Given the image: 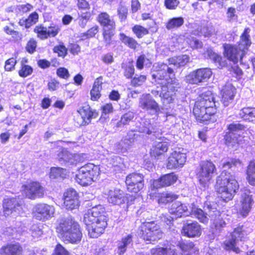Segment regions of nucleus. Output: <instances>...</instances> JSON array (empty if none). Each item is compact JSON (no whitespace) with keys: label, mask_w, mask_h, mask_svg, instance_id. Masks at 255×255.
<instances>
[{"label":"nucleus","mask_w":255,"mask_h":255,"mask_svg":"<svg viewBox=\"0 0 255 255\" xmlns=\"http://www.w3.org/2000/svg\"><path fill=\"white\" fill-rule=\"evenodd\" d=\"M135 199V196L129 194L125 195L123 191L119 188L110 189L107 194V200L110 204L118 206L126 204L127 210L134 204Z\"/></svg>","instance_id":"nucleus-11"},{"label":"nucleus","mask_w":255,"mask_h":255,"mask_svg":"<svg viewBox=\"0 0 255 255\" xmlns=\"http://www.w3.org/2000/svg\"><path fill=\"white\" fill-rule=\"evenodd\" d=\"M76 6L80 11H86L78 17L79 22L84 24L85 26L91 16V13L89 11L91 8L90 4L86 0H77Z\"/></svg>","instance_id":"nucleus-28"},{"label":"nucleus","mask_w":255,"mask_h":255,"mask_svg":"<svg viewBox=\"0 0 255 255\" xmlns=\"http://www.w3.org/2000/svg\"><path fill=\"white\" fill-rule=\"evenodd\" d=\"M209 211V216L211 218V228L215 232H220L226 226V223L221 216V212L217 209Z\"/></svg>","instance_id":"nucleus-25"},{"label":"nucleus","mask_w":255,"mask_h":255,"mask_svg":"<svg viewBox=\"0 0 255 255\" xmlns=\"http://www.w3.org/2000/svg\"><path fill=\"white\" fill-rule=\"evenodd\" d=\"M136 234L143 242L146 244H151L162 239L163 232L156 221L146 219L141 222Z\"/></svg>","instance_id":"nucleus-6"},{"label":"nucleus","mask_w":255,"mask_h":255,"mask_svg":"<svg viewBox=\"0 0 255 255\" xmlns=\"http://www.w3.org/2000/svg\"><path fill=\"white\" fill-rule=\"evenodd\" d=\"M3 212L7 215L21 209V205L16 198H7L2 201Z\"/></svg>","instance_id":"nucleus-31"},{"label":"nucleus","mask_w":255,"mask_h":255,"mask_svg":"<svg viewBox=\"0 0 255 255\" xmlns=\"http://www.w3.org/2000/svg\"><path fill=\"white\" fill-rule=\"evenodd\" d=\"M100 174V168L97 165L88 163L79 168L75 180L81 186H87L98 180Z\"/></svg>","instance_id":"nucleus-9"},{"label":"nucleus","mask_w":255,"mask_h":255,"mask_svg":"<svg viewBox=\"0 0 255 255\" xmlns=\"http://www.w3.org/2000/svg\"><path fill=\"white\" fill-rule=\"evenodd\" d=\"M180 1L179 0H164V5L169 10H175L179 6Z\"/></svg>","instance_id":"nucleus-63"},{"label":"nucleus","mask_w":255,"mask_h":255,"mask_svg":"<svg viewBox=\"0 0 255 255\" xmlns=\"http://www.w3.org/2000/svg\"><path fill=\"white\" fill-rule=\"evenodd\" d=\"M23 248L19 243H9L0 249V255H23Z\"/></svg>","instance_id":"nucleus-29"},{"label":"nucleus","mask_w":255,"mask_h":255,"mask_svg":"<svg viewBox=\"0 0 255 255\" xmlns=\"http://www.w3.org/2000/svg\"><path fill=\"white\" fill-rule=\"evenodd\" d=\"M103 77L102 76L95 79L90 91V99L92 101H98L101 97V91L103 84Z\"/></svg>","instance_id":"nucleus-36"},{"label":"nucleus","mask_w":255,"mask_h":255,"mask_svg":"<svg viewBox=\"0 0 255 255\" xmlns=\"http://www.w3.org/2000/svg\"><path fill=\"white\" fill-rule=\"evenodd\" d=\"M139 107L145 111H153L158 113L160 108L158 103L152 98L149 94L143 95L139 101Z\"/></svg>","instance_id":"nucleus-24"},{"label":"nucleus","mask_w":255,"mask_h":255,"mask_svg":"<svg viewBox=\"0 0 255 255\" xmlns=\"http://www.w3.org/2000/svg\"><path fill=\"white\" fill-rule=\"evenodd\" d=\"M192 113L200 123L208 125L217 121L218 109L212 91L208 90L199 95L194 104Z\"/></svg>","instance_id":"nucleus-3"},{"label":"nucleus","mask_w":255,"mask_h":255,"mask_svg":"<svg viewBox=\"0 0 255 255\" xmlns=\"http://www.w3.org/2000/svg\"><path fill=\"white\" fill-rule=\"evenodd\" d=\"M151 28L152 26L150 25H148L147 27H145L140 24H135L131 27V30L137 38L140 39L148 35L149 33V30Z\"/></svg>","instance_id":"nucleus-46"},{"label":"nucleus","mask_w":255,"mask_h":255,"mask_svg":"<svg viewBox=\"0 0 255 255\" xmlns=\"http://www.w3.org/2000/svg\"><path fill=\"white\" fill-rule=\"evenodd\" d=\"M17 63V56L10 57L5 60L4 69L6 72H11L15 69Z\"/></svg>","instance_id":"nucleus-53"},{"label":"nucleus","mask_w":255,"mask_h":255,"mask_svg":"<svg viewBox=\"0 0 255 255\" xmlns=\"http://www.w3.org/2000/svg\"><path fill=\"white\" fill-rule=\"evenodd\" d=\"M109 218L105 208L96 205L89 209L84 214L83 222L89 237L97 239L104 234L108 225Z\"/></svg>","instance_id":"nucleus-4"},{"label":"nucleus","mask_w":255,"mask_h":255,"mask_svg":"<svg viewBox=\"0 0 255 255\" xmlns=\"http://www.w3.org/2000/svg\"><path fill=\"white\" fill-rule=\"evenodd\" d=\"M249 234V233L245 229L243 225H239L234 229L230 235L231 237L233 238L237 242H243L248 238Z\"/></svg>","instance_id":"nucleus-39"},{"label":"nucleus","mask_w":255,"mask_h":255,"mask_svg":"<svg viewBox=\"0 0 255 255\" xmlns=\"http://www.w3.org/2000/svg\"><path fill=\"white\" fill-rule=\"evenodd\" d=\"M254 202L253 196L251 194L250 190L246 189L245 192L241 195L240 214L243 217H246L251 211Z\"/></svg>","instance_id":"nucleus-23"},{"label":"nucleus","mask_w":255,"mask_h":255,"mask_svg":"<svg viewBox=\"0 0 255 255\" xmlns=\"http://www.w3.org/2000/svg\"><path fill=\"white\" fill-rule=\"evenodd\" d=\"M97 21L102 27L103 41L106 47L114 44L116 24L115 21L107 12H100L97 17Z\"/></svg>","instance_id":"nucleus-7"},{"label":"nucleus","mask_w":255,"mask_h":255,"mask_svg":"<svg viewBox=\"0 0 255 255\" xmlns=\"http://www.w3.org/2000/svg\"><path fill=\"white\" fill-rule=\"evenodd\" d=\"M212 72L210 68H201L192 71L186 76V82L192 85H199L206 82L212 76Z\"/></svg>","instance_id":"nucleus-15"},{"label":"nucleus","mask_w":255,"mask_h":255,"mask_svg":"<svg viewBox=\"0 0 255 255\" xmlns=\"http://www.w3.org/2000/svg\"><path fill=\"white\" fill-rule=\"evenodd\" d=\"M117 13L121 21H125L128 15V9L125 5H120L117 9Z\"/></svg>","instance_id":"nucleus-61"},{"label":"nucleus","mask_w":255,"mask_h":255,"mask_svg":"<svg viewBox=\"0 0 255 255\" xmlns=\"http://www.w3.org/2000/svg\"><path fill=\"white\" fill-rule=\"evenodd\" d=\"M66 169L59 167H52L50 170V177L52 178H64Z\"/></svg>","instance_id":"nucleus-54"},{"label":"nucleus","mask_w":255,"mask_h":255,"mask_svg":"<svg viewBox=\"0 0 255 255\" xmlns=\"http://www.w3.org/2000/svg\"><path fill=\"white\" fill-rule=\"evenodd\" d=\"M217 173L216 165L210 160L200 161L195 171V175L199 184L204 188L209 187Z\"/></svg>","instance_id":"nucleus-8"},{"label":"nucleus","mask_w":255,"mask_h":255,"mask_svg":"<svg viewBox=\"0 0 255 255\" xmlns=\"http://www.w3.org/2000/svg\"><path fill=\"white\" fill-rule=\"evenodd\" d=\"M69 160L66 166H76L78 163H82L84 161L83 154L79 153H71L70 155Z\"/></svg>","instance_id":"nucleus-51"},{"label":"nucleus","mask_w":255,"mask_h":255,"mask_svg":"<svg viewBox=\"0 0 255 255\" xmlns=\"http://www.w3.org/2000/svg\"><path fill=\"white\" fill-rule=\"evenodd\" d=\"M168 144L165 141H159L153 144L149 150V155L152 158L158 160L164 155L168 150Z\"/></svg>","instance_id":"nucleus-30"},{"label":"nucleus","mask_w":255,"mask_h":255,"mask_svg":"<svg viewBox=\"0 0 255 255\" xmlns=\"http://www.w3.org/2000/svg\"><path fill=\"white\" fill-rule=\"evenodd\" d=\"M237 241L233 238L225 240L222 243L223 248L227 251H233L236 254H240L241 249L237 246Z\"/></svg>","instance_id":"nucleus-44"},{"label":"nucleus","mask_w":255,"mask_h":255,"mask_svg":"<svg viewBox=\"0 0 255 255\" xmlns=\"http://www.w3.org/2000/svg\"><path fill=\"white\" fill-rule=\"evenodd\" d=\"M246 180L249 184L255 186V162L254 160L249 162L246 171Z\"/></svg>","instance_id":"nucleus-43"},{"label":"nucleus","mask_w":255,"mask_h":255,"mask_svg":"<svg viewBox=\"0 0 255 255\" xmlns=\"http://www.w3.org/2000/svg\"><path fill=\"white\" fill-rule=\"evenodd\" d=\"M193 214L200 222L204 224L208 223L209 219L207 214L201 209H195L193 211Z\"/></svg>","instance_id":"nucleus-56"},{"label":"nucleus","mask_w":255,"mask_h":255,"mask_svg":"<svg viewBox=\"0 0 255 255\" xmlns=\"http://www.w3.org/2000/svg\"><path fill=\"white\" fill-rule=\"evenodd\" d=\"M52 255H70L69 252L60 243H58Z\"/></svg>","instance_id":"nucleus-62"},{"label":"nucleus","mask_w":255,"mask_h":255,"mask_svg":"<svg viewBox=\"0 0 255 255\" xmlns=\"http://www.w3.org/2000/svg\"><path fill=\"white\" fill-rule=\"evenodd\" d=\"M169 64L173 65L177 68H181L187 65L190 62V57L187 54H180L168 58Z\"/></svg>","instance_id":"nucleus-37"},{"label":"nucleus","mask_w":255,"mask_h":255,"mask_svg":"<svg viewBox=\"0 0 255 255\" xmlns=\"http://www.w3.org/2000/svg\"><path fill=\"white\" fill-rule=\"evenodd\" d=\"M242 161L237 158L227 157L222 160L221 167L225 169L216 177L215 191L221 201L228 202L234 198L239 189V184L234 175L227 170H237L242 166Z\"/></svg>","instance_id":"nucleus-1"},{"label":"nucleus","mask_w":255,"mask_h":255,"mask_svg":"<svg viewBox=\"0 0 255 255\" xmlns=\"http://www.w3.org/2000/svg\"><path fill=\"white\" fill-rule=\"evenodd\" d=\"M53 51L57 53L58 57L64 58L67 54L68 49L63 43L55 46L53 48Z\"/></svg>","instance_id":"nucleus-58"},{"label":"nucleus","mask_w":255,"mask_h":255,"mask_svg":"<svg viewBox=\"0 0 255 255\" xmlns=\"http://www.w3.org/2000/svg\"><path fill=\"white\" fill-rule=\"evenodd\" d=\"M123 75L127 79H131L134 75L135 69L132 65H125L123 67Z\"/></svg>","instance_id":"nucleus-60"},{"label":"nucleus","mask_w":255,"mask_h":255,"mask_svg":"<svg viewBox=\"0 0 255 255\" xmlns=\"http://www.w3.org/2000/svg\"><path fill=\"white\" fill-rule=\"evenodd\" d=\"M185 153L176 150L170 153L166 161V167L169 170L179 169L183 167L186 161Z\"/></svg>","instance_id":"nucleus-16"},{"label":"nucleus","mask_w":255,"mask_h":255,"mask_svg":"<svg viewBox=\"0 0 255 255\" xmlns=\"http://www.w3.org/2000/svg\"><path fill=\"white\" fill-rule=\"evenodd\" d=\"M39 19V15L37 12L34 11L31 13L28 17L23 20V23H21V20L19 21V24L21 26H24L25 28H28L33 25L36 24Z\"/></svg>","instance_id":"nucleus-47"},{"label":"nucleus","mask_w":255,"mask_h":255,"mask_svg":"<svg viewBox=\"0 0 255 255\" xmlns=\"http://www.w3.org/2000/svg\"><path fill=\"white\" fill-rule=\"evenodd\" d=\"M202 233V228L196 221L184 223L181 229L182 235L188 238H198Z\"/></svg>","instance_id":"nucleus-18"},{"label":"nucleus","mask_w":255,"mask_h":255,"mask_svg":"<svg viewBox=\"0 0 255 255\" xmlns=\"http://www.w3.org/2000/svg\"><path fill=\"white\" fill-rule=\"evenodd\" d=\"M120 39L121 42L129 49L135 50L139 46V44L135 38L124 33H120Z\"/></svg>","instance_id":"nucleus-41"},{"label":"nucleus","mask_w":255,"mask_h":255,"mask_svg":"<svg viewBox=\"0 0 255 255\" xmlns=\"http://www.w3.org/2000/svg\"><path fill=\"white\" fill-rule=\"evenodd\" d=\"M247 126L241 123H231L227 126L228 131L226 132L224 136L225 144L228 146L235 147L239 146L245 142L244 139H241L240 134L235 133L237 131H245Z\"/></svg>","instance_id":"nucleus-10"},{"label":"nucleus","mask_w":255,"mask_h":255,"mask_svg":"<svg viewBox=\"0 0 255 255\" xmlns=\"http://www.w3.org/2000/svg\"><path fill=\"white\" fill-rule=\"evenodd\" d=\"M78 193L73 189H68L63 195V206L68 210L77 208L80 205Z\"/></svg>","instance_id":"nucleus-20"},{"label":"nucleus","mask_w":255,"mask_h":255,"mask_svg":"<svg viewBox=\"0 0 255 255\" xmlns=\"http://www.w3.org/2000/svg\"><path fill=\"white\" fill-rule=\"evenodd\" d=\"M250 31L251 29L249 27H246L240 36L238 47L241 50V59H243L252 44L250 35Z\"/></svg>","instance_id":"nucleus-26"},{"label":"nucleus","mask_w":255,"mask_h":255,"mask_svg":"<svg viewBox=\"0 0 255 255\" xmlns=\"http://www.w3.org/2000/svg\"><path fill=\"white\" fill-rule=\"evenodd\" d=\"M237 93L236 88L232 85H225L220 91L221 102L227 107L232 104Z\"/></svg>","instance_id":"nucleus-27"},{"label":"nucleus","mask_w":255,"mask_h":255,"mask_svg":"<svg viewBox=\"0 0 255 255\" xmlns=\"http://www.w3.org/2000/svg\"><path fill=\"white\" fill-rule=\"evenodd\" d=\"M147 80L145 75H135L130 81V85L133 87H138L142 85Z\"/></svg>","instance_id":"nucleus-52"},{"label":"nucleus","mask_w":255,"mask_h":255,"mask_svg":"<svg viewBox=\"0 0 255 255\" xmlns=\"http://www.w3.org/2000/svg\"><path fill=\"white\" fill-rule=\"evenodd\" d=\"M134 117V114L131 111H128L125 113L121 116L120 120L117 122L116 127L121 128L128 125L132 121Z\"/></svg>","instance_id":"nucleus-48"},{"label":"nucleus","mask_w":255,"mask_h":255,"mask_svg":"<svg viewBox=\"0 0 255 255\" xmlns=\"http://www.w3.org/2000/svg\"><path fill=\"white\" fill-rule=\"evenodd\" d=\"M56 75L60 79L68 80L70 77V74L68 69L64 67H60L56 69Z\"/></svg>","instance_id":"nucleus-59"},{"label":"nucleus","mask_w":255,"mask_h":255,"mask_svg":"<svg viewBox=\"0 0 255 255\" xmlns=\"http://www.w3.org/2000/svg\"><path fill=\"white\" fill-rule=\"evenodd\" d=\"M99 32V27L95 25L89 28L86 31L81 34V37L82 40L90 39L95 36Z\"/></svg>","instance_id":"nucleus-50"},{"label":"nucleus","mask_w":255,"mask_h":255,"mask_svg":"<svg viewBox=\"0 0 255 255\" xmlns=\"http://www.w3.org/2000/svg\"><path fill=\"white\" fill-rule=\"evenodd\" d=\"M132 236L129 234L122 238L121 240L119 241L118 247L119 255H122L126 252L127 246L132 242Z\"/></svg>","instance_id":"nucleus-49"},{"label":"nucleus","mask_w":255,"mask_h":255,"mask_svg":"<svg viewBox=\"0 0 255 255\" xmlns=\"http://www.w3.org/2000/svg\"><path fill=\"white\" fill-rule=\"evenodd\" d=\"M54 213V207L47 204L40 203L35 206L33 212L34 219L41 221H45L52 216Z\"/></svg>","instance_id":"nucleus-19"},{"label":"nucleus","mask_w":255,"mask_h":255,"mask_svg":"<svg viewBox=\"0 0 255 255\" xmlns=\"http://www.w3.org/2000/svg\"><path fill=\"white\" fill-rule=\"evenodd\" d=\"M37 42L34 38H30L27 42L25 49L27 52L30 54H33L36 50Z\"/></svg>","instance_id":"nucleus-57"},{"label":"nucleus","mask_w":255,"mask_h":255,"mask_svg":"<svg viewBox=\"0 0 255 255\" xmlns=\"http://www.w3.org/2000/svg\"><path fill=\"white\" fill-rule=\"evenodd\" d=\"M151 255H178L175 249L171 248V245L168 242L161 246H156L150 250Z\"/></svg>","instance_id":"nucleus-33"},{"label":"nucleus","mask_w":255,"mask_h":255,"mask_svg":"<svg viewBox=\"0 0 255 255\" xmlns=\"http://www.w3.org/2000/svg\"><path fill=\"white\" fill-rule=\"evenodd\" d=\"M60 30V26L56 24H50L47 28L43 24L39 23L34 27L33 32L38 39L44 40L56 37Z\"/></svg>","instance_id":"nucleus-14"},{"label":"nucleus","mask_w":255,"mask_h":255,"mask_svg":"<svg viewBox=\"0 0 255 255\" xmlns=\"http://www.w3.org/2000/svg\"><path fill=\"white\" fill-rule=\"evenodd\" d=\"M21 193L25 198L35 200L44 197L45 189L39 181L31 180L22 185Z\"/></svg>","instance_id":"nucleus-13"},{"label":"nucleus","mask_w":255,"mask_h":255,"mask_svg":"<svg viewBox=\"0 0 255 255\" xmlns=\"http://www.w3.org/2000/svg\"><path fill=\"white\" fill-rule=\"evenodd\" d=\"M184 22L182 17H174L168 19L165 23V27L169 30L177 29L183 25Z\"/></svg>","instance_id":"nucleus-45"},{"label":"nucleus","mask_w":255,"mask_h":255,"mask_svg":"<svg viewBox=\"0 0 255 255\" xmlns=\"http://www.w3.org/2000/svg\"><path fill=\"white\" fill-rule=\"evenodd\" d=\"M55 230L58 237L65 244H78L83 238L80 225L72 218L58 220Z\"/></svg>","instance_id":"nucleus-5"},{"label":"nucleus","mask_w":255,"mask_h":255,"mask_svg":"<svg viewBox=\"0 0 255 255\" xmlns=\"http://www.w3.org/2000/svg\"><path fill=\"white\" fill-rule=\"evenodd\" d=\"M177 247L181 251V255H199V250L192 241H180Z\"/></svg>","instance_id":"nucleus-34"},{"label":"nucleus","mask_w":255,"mask_h":255,"mask_svg":"<svg viewBox=\"0 0 255 255\" xmlns=\"http://www.w3.org/2000/svg\"><path fill=\"white\" fill-rule=\"evenodd\" d=\"M168 212L176 218L187 216L189 213L188 207L181 202L173 203L168 208Z\"/></svg>","instance_id":"nucleus-35"},{"label":"nucleus","mask_w":255,"mask_h":255,"mask_svg":"<svg viewBox=\"0 0 255 255\" xmlns=\"http://www.w3.org/2000/svg\"><path fill=\"white\" fill-rule=\"evenodd\" d=\"M179 195L172 192H162L158 194L157 202L160 205H166L176 200Z\"/></svg>","instance_id":"nucleus-38"},{"label":"nucleus","mask_w":255,"mask_h":255,"mask_svg":"<svg viewBox=\"0 0 255 255\" xmlns=\"http://www.w3.org/2000/svg\"><path fill=\"white\" fill-rule=\"evenodd\" d=\"M27 59L24 58L22 59L20 64V67L18 70V74L21 78H26L31 75L33 72L32 67L27 64Z\"/></svg>","instance_id":"nucleus-40"},{"label":"nucleus","mask_w":255,"mask_h":255,"mask_svg":"<svg viewBox=\"0 0 255 255\" xmlns=\"http://www.w3.org/2000/svg\"><path fill=\"white\" fill-rule=\"evenodd\" d=\"M137 132L141 133L145 135H150L152 133V130L147 127H144L139 130L135 129L130 130L124 139V143L128 145H130L136 141L140 137V135Z\"/></svg>","instance_id":"nucleus-32"},{"label":"nucleus","mask_w":255,"mask_h":255,"mask_svg":"<svg viewBox=\"0 0 255 255\" xmlns=\"http://www.w3.org/2000/svg\"><path fill=\"white\" fill-rule=\"evenodd\" d=\"M156 87L160 88L159 96L169 103L172 102L173 94L179 88L173 69L164 63L158 64L155 73L152 75Z\"/></svg>","instance_id":"nucleus-2"},{"label":"nucleus","mask_w":255,"mask_h":255,"mask_svg":"<svg viewBox=\"0 0 255 255\" xmlns=\"http://www.w3.org/2000/svg\"><path fill=\"white\" fill-rule=\"evenodd\" d=\"M223 55L229 61L232 62L234 64H237L239 61H242L241 59L240 49L236 45L224 43L223 45Z\"/></svg>","instance_id":"nucleus-22"},{"label":"nucleus","mask_w":255,"mask_h":255,"mask_svg":"<svg viewBox=\"0 0 255 255\" xmlns=\"http://www.w3.org/2000/svg\"><path fill=\"white\" fill-rule=\"evenodd\" d=\"M240 116L244 120L248 122H255V107L243 108L240 112Z\"/></svg>","instance_id":"nucleus-42"},{"label":"nucleus","mask_w":255,"mask_h":255,"mask_svg":"<svg viewBox=\"0 0 255 255\" xmlns=\"http://www.w3.org/2000/svg\"><path fill=\"white\" fill-rule=\"evenodd\" d=\"M77 112L82 119L79 124L80 127H86L90 124L93 120L96 119L99 116V113L97 110L93 109L88 104L81 107Z\"/></svg>","instance_id":"nucleus-17"},{"label":"nucleus","mask_w":255,"mask_h":255,"mask_svg":"<svg viewBox=\"0 0 255 255\" xmlns=\"http://www.w3.org/2000/svg\"><path fill=\"white\" fill-rule=\"evenodd\" d=\"M177 179L178 176L174 172L162 175L158 179L153 181L151 185V188L158 189L169 187L174 184Z\"/></svg>","instance_id":"nucleus-21"},{"label":"nucleus","mask_w":255,"mask_h":255,"mask_svg":"<svg viewBox=\"0 0 255 255\" xmlns=\"http://www.w3.org/2000/svg\"><path fill=\"white\" fill-rule=\"evenodd\" d=\"M188 43L189 46L192 49H198L202 48L203 47V43L202 41L199 40L198 39L194 38L191 37L189 38L188 40Z\"/></svg>","instance_id":"nucleus-64"},{"label":"nucleus","mask_w":255,"mask_h":255,"mask_svg":"<svg viewBox=\"0 0 255 255\" xmlns=\"http://www.w3.org/2000/svg\"><path fill=\"white\" fill-rule=\"evenodd\" d=\"M71 153L66 149L62 148L57 154L58 161L61 164L66 165Z\"/></svg>","instance_id":"nucleus-55"},{"label":"nucleus","mask_w":255,"mask_h":255,"mask_svg":"<svg viewBox=\"0 0 255 255\" xmlns=\"http://www.w3.org/2000/svg\"><path fill=\"white\" fill-rule=\"evenodd\" d=\"M127 191L133 196L141 192L144 189V176L140 173L133 172L128 174L125 178Z\"/></svg>","instance_id":"nucleus-12"}]
</instances>
